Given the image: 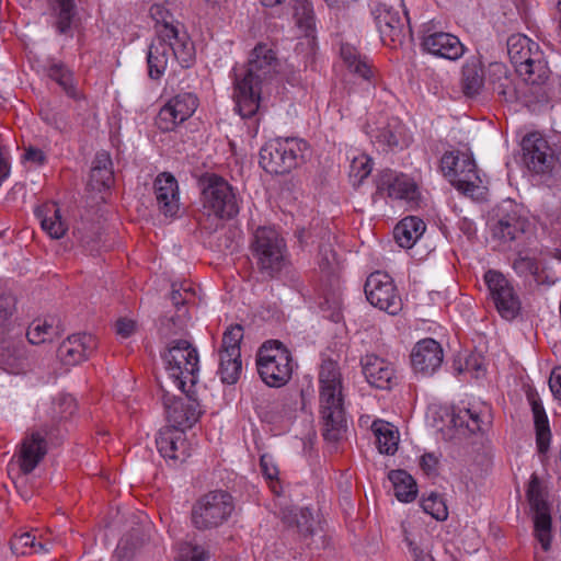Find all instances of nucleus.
I'll return each mask as SVG.
<instances>
[{
	"instance_id": "obj_1",
	"label": "nucleus",
	"mask_w": 561,
	"mask_h": 561,
	"mask_svg": "<svg viewBox=\"0 0 561 561\" xmlns=\"http://www.w3.org/2000/svg\"><path fill=\"white\" fill-rule=\"evenodd\" d=\"M276 56L266 44H257L248 62L233 68V100L242 118H252L260 108L262 85L276 68Z\"/></svg>"
},
{
	"instance_id": "obj_2",
	"label": "nucleus",
	"mask_w": 561,
	"mask_h": 561,
	"mask_svg": "<svg viewBox=\"0 0 561 561\" xmlns=\"http://www.w3.org/2000/svg\"><path fill=\"white\" fill-rule=\"evenodd\" d=\"M320 414L325 440L336 443L347 431V419L342 392L340 368L332 360L324 362L319 373Z\"/></svg>"
},
{
	"instance_id": "obj_3",
	"label": "nucleus",
	"mask_w": 561,
	"mask_h": 561,
	"mask_svg": "<svg viewBox=\"0 0 561 561\" xmlns=\"http://www.w3.org/2000/svg\"><path fill=\"white\" fill-rule=\"evenodd\" d=\"M203 214L221 220L233 219L240 211L236 188L222 176L205 173L198 180Z\"/></svg>"
},
{
	"instance_id": "obj_4",
	"label": "nucleus",
	"mask_w": 561,
	"mask_h": 561,
	"mask_svg": "<svg viewBox=\"0 0 561 561\" xmlns=\"http://www.w3.org/2000/svg\"><path fill=\"white\" fill-rule=\"evenodd\" d=\"M250 253L259 272L270 278L276 277L287 264L286 242L272 227H259L250 242Z\"/></svg>"
},
{
	"instance_id": "obj_5",
	"label": "nucleus",
	"mask_w": 561,
	"mask_h": 561,
	"mask_svg": "<svg viewBox=\"0 0 561 561\" xmlns=\"http://www.w3.org/2000/svg\"><path fill=\"white\" fill-rule=\"evenodd\" d=\"M290 351L278 340L265 341L256 353V369L265 385L279 388L285 386L293 375Z\"/></svg>"
},
{
	"instance_id": "obj_6",
	"label": "nucleus",
	"mask_w": 561,
	"mask_h": 561,
	"mask_svg": "<svg viewBox=\"0 0 561 561\" xmlns=\"http://www.w3.org/2000/svg\"><path fill=\"white\" fill-rule=\"evenodd\" d=\"M308 144L300 138H276L260 150V165L271 174H286L304 161Z\"/></svg>"
},
{
	"instance_id": "obj_7",
	"label": "nucleus",
	"mask_w": 561,
	"mask_h": 561,
	"mask_svg": "<svg viewBox=\"0 0 561 561\" xmlns=\"http://www.w3.org/2000/svg\"><path fill=\"white\" fill-rule=\"evenodd\" d=\"M234 511L232 495L225 490H214L199 496L191 510L192 525L198 530L220 527Z\"/></svg>"
},
{
	"instance_id": "obj_8",
	"label": "nucleus",
	"mask_w": 561,
	"mask_h": 561,
	"mask_svg": "<svg viewBox=\"0 0 561 561\" xmlns=\"http://www.w3.org/2000/svg\"><path fill=\"white\" fill-rule=\"evenodd\" d=\"M162 358L172 382L179 390L188 393L187 380L191 383L190 387H194L197 382L199 370L197 350L186 340H175L170 343Z\"/></svg>"
},
{
	"instance_id": "obj_9",
	"label": "nucleus",
	"mask_w": 561,
	"mask_h": 561,
	"mask_svg": "<svg viewBox=\"0 0 561 561\" xmlns=\"http://www.w3.org/2000/svg\"><path fill=\"white\" fill-rule=\"evenodd\" d=\"M440 169L451 185L466 196L479 197L484 187L474 159L459 151H447L440 159Z\"/></svg>"
},
{
	"instance_id": "obj_10",
	"label": "nucleus",
	"mask_w": 561,
	"mask_h": 561,
	"mask_svg": "<svg viewBox=\"0 0 561 561\" xmlns=\"http://www.w3.org/2000/svg\"><path fill=\"white\" fill-rule=\"evenodd\" d=\"M484 282L500 316L505 320L515 319L520 311L522 305L511 282L504 274L495 270L485 272Z\"/></svg>"
},
{
	"instance_id": "obj_11",
	"label": "nucleus",
	"mask_w": 561,
	"mask_h": 561,
	"mask_svg": "<svg viewBox=\"0 0 561 561\" xmlns=\"http://www.w3.org/2000/svg\"><path fill=\"white\" fill-rule=\"evenodd\" d=\"M371 15L383 44H402L411 34L408 14L402 16L398 10L385 3L371 8Z\"/></svg>"
},
{
	"instance_id": "obj_12",
	"label": "nucleus",
	"mask_w": 561,
	"mask_h": 561,
	"mask_svg": "<svg viewBox=\"0 0 561 561\" xmlns=\"http://www.w3.org/2000/svg\"><path fill=\"white\" fill-rule=\"evenodd\" d=\"M367 300L376 308L397 314L402 308V301L397 294L392 278L382 272L371 273L364 286Z\"/></svg>"
},
{
	"instance_id": "obj_13",
	"label": "nucleus",
	"mask_w": 561,
	"mask_h": 561,
	"mask_svg": "<svg viewBox=\"0 0 561 561\" xmlns=\"http://www.w3.org/2000/svg\"><path fill=\"white\" fill-rule=\"evenodd\" d=\"M377 193L393 199L405 202L409 207L419 205L420 192L416 183L403 173H397L390 169L379 172L376 180Z\"/></svg>"
},
{
	"instance_id": "obj_14",
	"label": "nucleus",
	"mask_w": 561,
	"mask_h": 561,
	"mask_svg": "<svg viewBox=\"0 0 561 561\" xmlns=\"http://www.w3.org/2000/svg\"><path fill=\"white\" fill-rule=\"evenodd\" d=\"M516 72L523 78L526 84L531 85L529 93L536 103H547L550 99V89L548 80L550 69L541 50L535 51V55L523 66L516 69Z\"/></svg>"
},
{
	"instance_id": "obj_15",
	"label": "nucleus",
	"mask_w": 561,
	"mask_h": 561,
	"mask_svg": "<svg viewBox=\"0 0 561 561\" xmlns=\"http://www.w3.org/2000/svg\"><path fill=\"white\" fill-rule=\"evenodd\" d=\"M54 436L51 426L43 425L38 431L27 433L21 442L18 463L23 474H30L45 458L48 447L47 438Z\"/></svg>"
},
{
	"instance_id": "obj_16",
	"label": "nucleus",
	"mask_w": 561,
	"mask_h": 561,
	"mask_svg": "<svg viewBox=\"0 0 561 561\" xmlns=\"http://www.w3.org/2000/svg\"><path fill=\"white\" fill-rule=\"evenodd\" d=\"M190 387L188 389H192ZM186 398L175 397L163 390L162 403L165 410L167 420L170 425L167 427L191 428L199 419L198 402L192 398V390L184 392Z\"/></svg>"
},
{
	"instance_id": "obj_17",
	"label": "nucleus",
	"mask_w": 561,
	"mask_h": 561,
	"mask_svg": "<svg viewBox=\"0 0 561 561\" xmlns=\"http://www.w3.org/2000/svg\"><path fill=\"white\" fill-rule=\"evenodd\" d=\"M198 106V99L192 92L179 93L161 107L156 118V126L163 133L174 128L190 118Z\"/></svg>"
},
{
	"instance_id": "obj_18",
	"label": "nucleus",
	"mask_w": 561,
	"mask_h": 561,
	"mask_svg": "<svg viewBox=\"0 0 561 561\" xmlns=\"http://www.w3.org/2000/svg\"><path fill=\"white\" fill-rule=\"evenodd\" d=\"M410 358L412 368L416 374L430 377L440 368L444 360V351L436 340L426 337L415 343Z\"/></svg>"
},
{
	"instance_id": "obj_19",
	"label": "nucleus",
	"mask_w": 561,
	"mask_h": 561,
	"mask_svg": "<svg viewBox=\"0 0 561 561\" xmlns=\"http://www.w3.org/2000/svg\"><path fill=\"white\" fill-rule=\"evenodd\" d=\"M156 445L160 455L173 465L182 463L191 456V445L185 431L181 428H161L156 437Z\"/></svg>"
},
{
	"instance_id": "obj_20",
	"label": "nucleus",
	"mask_w": 561,
	"mask_h": 561,
	"mask_svg": "<svg viewBox=\"0 0 561 561\" xmlns=\"http://www.w3.org/2000/svg\"><path fill=\"white\" fill-rule=\"evenodd\" d=\"M523 160L528 170L535 173L549 171L553 163V156L548 141L539 134L533 133L522 140Z\"/></svg>"
},
{
	"instance_id": "obj_21",
	"label": "nucleus",
	"mask_w": 561,
	"mask_h": 561,
	"mask_svg": "<svg viewBox=\"0 0 561 561\" xmlns=\"http://www.w3.org/2000/svg\"><path fill=\"white\" fill-rule=\"evenodd\" d=\"M96 345V339L90 333L72 334L59 345L57 357L64 365L75 366L88 359Z\"/></svg>"
},
{
	"instance_id": "obj_22",
	"label": "nucleus",
	"mask_w": 561,
	"mask_h": 561,
	"mask_svg": "<svg viewBox=\"0 0 561 561\" xmlns=\"http://www.w3.org/2000/svg\"><path fill=\"white\" fill-rule=\"evenodd\" d=\"M159 36L172 47V58H174L182 68H191L195 62L196 50L193 41L183 26L173 28L165 26L159 31Z\"/></svg>"
},
{
	"instance_id": "obj_23",
	"label": "nucleus",
	"mask_w": 561,
	"mask_h": 561,
	"mask_svg": "<svg viewBox=\"0 0 561 561\" xmlns=\"http://www.w3.org/2000/svg\"><path fill=\"white\" fill-rule=\"evenodd\" d=\"M423 50L449 60H457L465 54L466 47L460 39L445 32L425 33L422 36Z\"/></svg>"
},
{
	"instance_id": "obj_24",
	"label": "nucleus",
	"mask_w": 561,
	"mask_h": 561,
	"mask_svg": "<svg viewBox=\"0 0 561 561\" xmlns=\"http://www.w3.org/2000/svg\"><path fill=\"white\" fill-rule=\"evenodd\" d=\"M360 365L363 374L370 386L381 390L392 388L396 373L391 363L375 354H367L362 357Z\"/></svg>"
},
{
	"instance_id": "obj_25",
	"label": "nucleus",
	"mask_w": 561,
	"mask_h": 561,
	"mask_svg": "<svg viewBox=\"0 0 561 561\" xmlns=\"http://www.w3.org/2000/svg\"><path fill=\"white\" fill-rule=\"evenodd\" d=\"M158 209L165 217H175L180 210L179 185L171 173L159 174L153 183Z\"/></svg>"
},
{
	"instance_id": "obj_26",
	"label": "nucleus",
	"mask_w": 561,
	"mask_h": 561,
	"mask_svg": "<svg viewBox=\"0 0 561 561\" xmlns=\"http://www.w3.org/2000/svg\"><path fill=\"white\" fill-rule=\"evenodd\" d=\"M489 80L492 85L493 93L506 103L531 101L527 100L526 92L522 91L517 87L514 78L507 73V69L502 64H493L490 66Z\"/></svg>"
},
{
	"instance_id": "obj_27",
	"label": "nucleus",
	"mask_w": 561,
	"mask_h": 561,
	"mask_svg": "<svg viewBox=\"0 0 561 561\" xmlns=\"http://www.w3.org/2000/svg\"><path fill=\"white\" fill-rule=\"evenodd\" d=\"M490 421H484L480 413L472 409H455L449 414L448 430L454 433L449 435V439H460L477 432H483Z\"/></svg>"
},
{
	"instance_id": "obj_28",
	"label": "nucleus",
	"mask_w": 561,
	"mask_h": 561,
	"mask_svg": "<svg viewBox=\"0 0 561 561\" xmlns=\"http://www.w3.org/2000/svg\"><path fill=\"white\" fill-rule=\"evenodd\" d=\"M0 368L9 374H24L31 368L22 341L0 337Z\"/></svg>"
},
{
	"instance_id": "obj_29",
	"label": "nucleus",
	"mask_w": 561,
	"mask_h": 561,
	"mask_svg": "<svg viewBox=\"0 0 561 561\" xmlns=\"http://www.w3.org/2000/svg\"><path fill=\"white\" fill-rule=\"evenodd\" d=\"M527 226L528 220L517 211L505 213L492 226V238L502 244H510L525 233Z\"/></svg>"
},
{
	"instance_id": "obj_30",
	"label": "nucleus",
	"mask_w": 561,
	"mask_h": 561,
	"mask_svg": "<svg viewBox=\"0 0 561 561\" xmlns=\"http://www.w3.org/2000/svg\"><path fill=\"white\" fill-rule=\"evenodd\" d=\"M527 400L531 407L536 431V445L538 453L545 455L550 448L551 431L549 420L542 401L535 390L527 391Z\"/></svg>"
},
{
	"instance_id": "obj_31",
	"label": "nucleus",
	"mask_w": 561,
	"mask_h": 561,
	"mask_svg": "<svg viewBox=\"0 0 561 561\" xmlns=\"http://www.w3.org/2000/svg\"><path fill=\"white\" fill-rule=\"evenodd\" d=\"M35 217L41 224L42 229L53 239H60L65 236L68 227L61 219L60 209L56 203H45L38 206Z\"/></svg>"
},
{
	"instance_id": "obj_32",
	"label": "nucleus",
	"mask_w": 561,
	"mask_h": 561,
	"mask_svg": "<svg viewBox=\"0 0 561 561\" xmlns=\"http://www.w3.org/2000/svg\"><path fill=\"white\" fill-rule=\"evenodd\" d=\"M172 47L157 36L150 44L147 54L148 76L152 80H159L165 72L168 64L172 58Z\"/></svg>"
},
{
	"instance_id": "obj_33",
	"label": "nucleus",
	"mask_w": 561,
	"mask_h": 561,
	"mask_svg": "<svg viewBox=\"0 0 561 561\" xmlns=\"http://www.w3.org/2000/svg\"><path fill=\"white\" fill-rule=\"evenodd\" d=\"M112 165V159L107 152L102 151L95 154L89 179V186L93 191L101 192L111 187L114 182Z\"/></svg>"
},
{
	"instance_id": "obj_34",
	"label": "nucleus",
	"mask_w": 561,
	"mask_h": 561,
	"mask_svg": "<svg viewBox=\"0 0 561 561\" xmlns=\"http://www.w3.org/2000/svg\"><path fill=\"white\" fill-rule=\"evenodd\" d=\"M460 83L467 98H474L480 94L484 85V71L480 59L471 58L465 62Z\"/></svg>"
},
{
	"instance_id": "obj_35",
	"label": "nucleus",
	"mask_w": 561,
	"mask_h": 561,
	"mask_svg": "<svg viewBox=\"0 0 561 561\" xmlns=\"http://www.w3.org/2000/svg\"><path fill=\"white\" fill-rule=\"evenodd\" d=\"M539 50V45L526 35L514 34L507 38V54L515 70L527 62L535 51Z\"/></svg>"
},
{
	"instance_id": "obj_36",
	"label": "nucleus",
	"mask_w": 561,
	"mask_h": 561,
	"mask_svg": "<svg viewBox=\"0 0 561 561\" xmlns=\"http://www.w3.org/2000/svg\"><path fill=\"white\" fill-rule=\"evenodd\" d=\"M422 219L410 216L403 218L393 229V237L401 248L410 249L425 231Z\"/></svg>"
},
{
	"instance_id": "obj_37",
	"label": "nucleus",
	"mask_w": 561,
	"mask_h": 561,
	"mask_svg": "<svg viewBox=\"0 0 561 561\" xmlns=\"http://www.w3.org/2000/svg\"><path fill=\"white\" fill-rule=\"evenodd\" d=\"M388 477L393 485L394 495L400 502L410 503L415 500L417 486L411 474L405 470L398 469L391 470Z\"/></svg>"
},
{
	"instance_id": "obj_38",
	"label": "nucleus",
	"mask_w": 561,
	"mask_h": 561,
	"mask_svg": "<svg viewBox=\"0 0 561 561\" xmlns=\"http://www.w3.org/2000/svg\"><path fill=\"white\" fill-rule=\"evenodd\" d=\"M54 26L59 34L67 35L71 32L73 20L77 15L75 0H54L51 3Z\"/></svg>"
},
{
	"instance_id": "obj_39",
	"label": "nucleus",
	"mask_w": 561,
	"mask_h": 561,
	"mask_svg": "<svg viewBox=\"0 0 561 561\" xmlns=\"http://www.w3.org/2000/svg\"><path fill=\"white\" fill-rule=\"evenodd\" d=\"M45 69L47 76L56 81L69 98L80 100L81 94L73 83V75L65 64L51 60Z\"/></svg>"
},
{
	"instance_id": "obj_40",
	"label": "nucleus",
	"mask_w": 561,
	"mask_h": 561,
	"mask_svg": "<svg viewBox=\"0 0 561 561\" xmlns=\"http://www.w3.org/2000/svg\"><path fill=\"white\" fill-rule=\"evenodd\" d=\"M373 431L376 436L377 448L380 454L394 455L398 449L399 436L389 423L374 422Z\"/></svg>"
},
{
	"instance_id": "obj_41",
	"label": "nucleus",
	"mask_w": 561,
	"mask_h": 561,
	"mask_svg": "<svg viewBox=\"0 0 561 561\" xmlns=\"http://www.w3.org/2000/svg\"><path fill=\"white\" fill-rule=\"evenodd\" d=\"M293 10L297 26L307 37H313L316 32V16L311 2H309V0H295Z\"/></svg>"
},
{
	"instance_id": "obj_42",
	"label": "nucleus",
	"mask_w": 561,
	"mask_h": 561,
	"mask_svg": "<svg viewBox=\"0 0 561 561\" xmlns=\"http://www.w3.org/2000/svg\"><path fill=\"white\" fill-rule=\"evenodd\" d=\"M534 511V531L537 540L545 551H548L551 546V516L549 508L542 507Z\"/></svg>"
},
{
	"instance_id": "obj_43",
	"label": "nucleus",
	"mask_w": 561,
	"mask_h": 561,
	"mask_svg": "<svg viewBox=\"0 0 561 561\" xmlns=\"http://www.w3.org/2000/svg\"><path fill=\"white\" fill-rule=\"evenodd\" d=\"M242 371L241 354H219L218 375L224 383H236Z\"/></svg>"
},
{
	"instance_id": "obj_44",
	"label": "nucleus",
	"mask_w": 561,
	"mask_h": 561,
	"mask_svg": "<svg viewBox=\"0 0 561 561\" xmlns=\"http://www.w3.org/2000/svg\"><path fill=\"white\" fill-rule=\"evenodd\" d=\"M341 57L351 71L368 80L371 76V69L366 60L362 59L357 50L351 45L341 46Z\"/></svg>"
},
{
	"instance_id": "obj_45",
	"label": "nucleus",
	"mask_w": 561,
	"mask_h": 561,
	"mask_svg": "<svg viewBox=\"0 0 561 561\" xmlns=\"http://www.w3.org/2000/svg\"><path fill=\"white\" fill-rule=\"evenodd\" d=\"M513 270L518 276H533L534 282L538 285L547 283V279L543 276V272L540 271L536 259L529 256H518L513 262ZM548 284L551 283L548 282Z\"/></svg>"
},
{
	"instance_id": "obj_46",
	"label": "nucleus",
	"mask_w": 561,
	"mask_h": 561,
	"mask_svg": "<svg viewBox=\"0 0 561 561\" xmlns=\"http://www.w3.org/2000/svg\"><path fill=\"white\" fill-rule=\"evenodd\" d=\"M373 171V160L366 156L360 154L358 157L353 158L350 165V180L353 186H359L363 181Z\"/></svg>"
},
{
	"instance_id": "obj_47",
	"label": "nucleus",
	"mask_w": 561,
	"mask_h": 561,
	"mask_svg": "<svg viewBox=\"0 0 561 561\" xmlns=\"http://www.w3.org/2000/svg\"><path fill=\"white\" fill-rule=\"evenodd\" d=\"M243 339V328L240 324L229 327L221 341L219 354H241L240 343Z\"/></svg>"
},
{
	"instance_id": "obj_48",
	"label": "nucleus",
	"mask_w": 561,
	"mask_h": 561,
	"mask_svg": "<svg viewBox=\"0 0 561 561\" xmlns=\"http://www.w3.org/2000/svg\"><path fill=\"white\" fill-rule=\"evenodd\" d=\"M421 506L436 520H445L448 517L446 503L437 493L432 492L427 497L422 499Z\"/></svg>"
},
{
	"instance_id": "obj_49",
	"label": "nucleus",
	"mask_w": 561,
	"mask_h": 561,
	"mask_svg": "<svg viewBox=\"0 0 561 561\" xmlns=\"http://www.w3.org/2000/svg\"><path fill=\"white\" fill-rule=\"evenodd\" d=\"M15 298L11 294H0V337L11 331Z\"/></svg>"
},
{
	"instance_id": "obj_50",
	"label": "nucleus",
	"mask_w": 561,
	"mask_h": 561,
	"mask_svg": "<svg viewBox=\"0 0 561 561\" xmlns=\"http://www.w3.org/2000/svg\"><path fill=\"white\" fill-rule=\"evenodd\" d=\"M56 333L53 324L45 320L43 323L33 322L26 332V337L31 344L37 345L50 341Z\"/></svg>"
},
{
	"instance_id": "obj_51",
	"label": "nucleus",
	"mask_w": 561,
	"mask_h": 561,
	"mask_svg": "<svg viewBox=\"0 0 561 561\" xmlns=\"http://www.w3.org/2000/svg\"><path fill=\"white\" fill-rule=\"evenodd\" d=\"M526 496L530 504L531 510L547 507L548 504L545 500V492L541 481L537 474H531L527 485Z\"/></svg>"
},
{
	"instance_id": "obj_52",
	"label": "nucleus",
	"mask_w": 561,
	"mask_h": 561,
	"mask_svg": "<svg viewBox=\"0 0 561 561\" xmlns=\"http://www.w3.org/2000/svg\"><path fill=\"white\" fill-rule=\"evenodd\" d=\"M149 13L156 22L157 36H159V31H163L165 26H171L173 28L180 26L179 23H174L173 14L163 4H152L149 9Z\"/></svg>"
},
{
	"instance_id": "obj_53",
	"label": "nucleus",
	"mask_w": 561,
	"mask_h": 561,
	"mask_svg": "<svg viewBox=\"0 0 561 561\" xmlns=\"http://www.w3.org/2000/svg\"><path fill=\"white\" fill-rule=\"evenodd\" d=\"M10 545L13 553L24 556L27 553L28 548H36V538L31 533H23L15 535L11 539Z\"/></svg>"
},
{
	"instance_id": "obj_54",
	"label": "nucleus",
	"mask_w": 561,
	"mask_h": 561,
	"mask_svg": "<svg viewBox=\"0 0 561 561\" xmlns=\"http://www.w3.org/2000/svg\"><path fill=\"white\" fill-rule=\"evenodd\" d=\"M296 526L298 531L305 536L313 535V518L309 508H300L297 514H295Z\"/></svg>"
},
{
	"instance_id": "obj_55",
	"label": "nucleus",
	"mask_w": 561,
	"mask_h": 561,
	"mask_svg": "<svg viewBox=\"0 0 561 561\" xmlns=\"http://www.w3.org/2000/svg\"><path fill=\"white\" fill-rule=\"evenodd\" d=\"M191 293V287L184 284H172V290L170 294V300L178 311H181L185 307L187 301V295Z\"/></svg>"
},
{
	"instance_id": "obj_56",
	"label": "nucleus",
	"mask_w": 561,
	"mask_h": 561,
	"mask_svg": "<svg viewBox=\"0 0 561 561\" xmlns=\"http://www.w3.org/2000/svg\"><path fill=\"white\" fill-rule=\"evenodd\" d=\"M209 558L208 551L197 545H187V550H183L179 561H206Z\"/></svg>"
},
{
	"instance_id": "obj_57",
	"label": "nucleus",
	"mask_w": 561,
	"mask_h": 561,
	"mask_svg": "<svg viewBox=\"0 0 561 561\" xmlns=\"http://www.w3.org/2000/svg\"><path fill=\"white\" fill-rule=\"evenodd\" d=\"M260 467H261L262 474L267 480L272 481V480L277 479L278 469H277L276 465L274 463L272 456H270L267 454L262 455L260 458Z\"/></svg>"
},
{
	"instance_id": "obj_58",
	"label": "nucleus",
	"mask_w": 561,
	"mask_h": 561,
	"mask_svg": "<svg viewBox=\"0 0 561 561\" xmlns=\"http://www.w3.org/2000/svg\"><path fill=\"white\" fill-rule=\"evenodd\" d=\"M379 142L386 145L388 148L399 146V135L390 126L382 128L377 136Z\"/></svg>"
},
{
	"instance_id": "obj_59",
	"label": "nucleus",
	"mask_w": 561,
	"mask_h": 561,
	"mask_svg": "<svg viewBox=\"0 0 561 561\" xmlns=\"http://www.w3.org/2000/svg\"><path fill=\"white\" fill-rule=\"evenodd\" d=\"M549 388L553 397L561 401V367H556L549 378Z\"/></svg>"
},
{
	"instance_id": "obj_60",
	"label": "nucleus",
	"mask_w": 561,
	"mask_h": 561,
	"mask_svg": "<svg viewBox=\"0 0 561 561\" xmlns=\"http://www.w3.org/2000/svg\"><path fill=\"white\" fill-rule=\"evenodd\" d=\"M133 535H126L124 536L118 545H117V552L119 556L128 558L134 554V551L137 549V545L131 542Z\"/></svg>"
},
{
	"instance_id": "obj_61",
	"label": "nucleus",
	"mask_w": 561,
	"mask_h": 561,
	"mask_svg": "<svg viewBox=\"0 0 561 561\" xmlns=\"http://www.w3.org/2000/svg\"><path fill=\"white\" fill-rule=\"evenodd\" d=\"M115 327H116V333L119 336L126 339V337H129L135 332L136 323L133 320L123 318V319L117 320Z\"/></svg>"
},
{
	"instance_id": "obj_62",
	"label": "nucleus",
	"mask_w": 561,
	"mask_h": 561,
	"mask_svg": "<svg viewBox=\"0 0 561 561\" xmlns=\"http://www.w3.org/2000/svg\"><path fill=\"white\" fill-rule=\"evenodd\" d=\"M438 460L433 454H424L421 457L420 466L426 474L436 472Z\"/></svg>"
},
{
	"instance_id": "obj_63",
	"label": "nucleus",
	"mask_w": 561,
	"mask_h": 561,
	"mask_svg": "<svg viewBox=\"0 0 561 561\" xmlns=\"http://www.w3.org/2000/svg\"><path fill=\"white\" fill-rule=\"evenodd\" d=\"M24 159L35 164L42 165L46 161V156L41 149L30 147L24 152Z\"/></svg>"
},
{
	"instance_id": "obj_64",
	"label": "nucleus",
	"mask_w": 561,
	"mask_h": 561,
	"mask_svg": "<svg viewBox=\"0 0 561 561\" xmlns=\"http://www.w3.org/2000/svg\"><path fill=\"white\" fill-rule=\"evenodd\" d=\"M404 540L411 554L413 556L414 561H430V557L424 553V551L420 549L412 540H410L408 536H405Z\"/></svg>"
}]
</instances>
